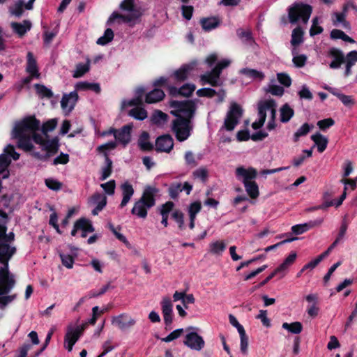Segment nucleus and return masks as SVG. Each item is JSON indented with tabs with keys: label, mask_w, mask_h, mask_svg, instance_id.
<instances>
[{
	"label": "nucleus",
	"mask_w": 357,
	"mask_h": 357,
	"mask_svg": "<svg viewBox=\"0 0 357 357\" xmlns=\"http://www.w3.org/2000/svg\"><path fill=\"white\" fill-rule=\"evenodd\" d=\"M161 306L165 329L169 330L171 329L170 326L173 321V305L171 300L169 298H164L162 301Z\"/></svg>",
	"instance_id": "15"
},
{
	"label": "nucleus",
	"mask_w": 357,
	"mask_h": 357,
	"mask_svg": "<svg viewBox=\"0 0 357 357\" xmlns=\"http://www.w3.org/2000/svg\"><path fill=\"white\" fill-rule=\"evenodd\" d=\"M112 162L106 155L105 156V166L102 168L100 179L104 181L107 179L112 174Z\"/></svg>",
	"instance_id": "51"
},
{
	"label": "nucleus",
	"mask_w": 357,
	"mask_h": 357,
	"mask_svg": "<svg viewBox=\"0 0 357 357\" xmlns=\"http://www.w3.org/2000/svg\"><path fill=\"white\" fill-rule=\"evenodd\" d=\"M57 119H52L43 123L42 132L44 137L37 134L40 123L34 116H28L17 122L12 131V137L17 140L19 148L24 151L33 149V142L40 145L44 153L33 152L32 155L38 159L45 160L54 154L58 149V139L54 137L47 139V133L52 131L57 126Z\"/></svg>",
	"instance_id": "1"
},
{
	"label": "nucleus",
	"mask_w": 357,
	"mask_h": 357,
	"mask_svg": "<svg viewBox=\"0 0 357 357\" xmlns=\"http://www.w3.org/2000/svg\"><path fill=\"white\" fill-rule=\"evenodd\" d=\"M23 7L24 0H17L14 4L9 8V12L12 15L20 17L23 13Z\"/></svg>",
	"instance_id": "43"
},
{
	"label": "nucleus",
	"mask_w": 357,
	"mask_h": 357,
	"mask_svg": "<svg viewBox=\"0 0 357 357\" xmlns=\"http://www.w3.org/2000/svg\"><path fill=\"white\" fill-rule=\"evenodd\" d=\"M171 113L177 116L172 122V130L179 142L185 141L191 135L192 126L190 119L192 117L195 109V101L185 100L170 102Z\"/></svg>",
	"instance_id": "3"
},
{
	"label": "nucleus",
	"mask_w": 357,
	"mask_h": 357,
	"mask_svg": "<svg viewBox=\"0 0 357 357\" xmlns=\"http://www.w3.org/2000/svg\"><path fill=\"white\" fill-rule=\"evenodd\" d=\"M120 188L122 191L123 196V199L120 204V207L123 208L130 202V200L131 199L132 197L134 195L135 191L132 185L128 182H125L122 183Z\"/></svg>",
	"instance_id": "24"
},
{
	"label": "nucleus",
	"mask_w": 357,
	"mask_h": 357,
	"mask_svg": "<svg viewBox=\"0 0 357 357\" xmlns=\"http://www.w3.org/2000/svg\"><path fill=\"white\" fill-rule=\"evenodd\" d=\"M311 139L314 142L319 153L325 151L328 144V139L326 137L317 132L311 136Z\"/></svg>",
	"instance_id": "33"
},
{
	"label": "nucleus",
	"mask_w": 357,
	"mask_h": 357,
	"mask_svg": "<svg viewBox=\"0 0 357 357\" xmlns=\"http://www.w3.org/2000/svg\"><path fill=\"white\" fill-rule=\"evenodd\" d=\"M357 62V51H351L344 56V63H346L344 76L348 77L351 74V68Z\"/></svg>",
	"instance_id": "29"
},
{
	"label": "nucleus",
	"mask_w": 357,
	"mask_h": 357,
	"mask_svg": "<svg viewBox=\"0 0 357 357\" xmlns=\"http://www.w3.org/2000/svg\"><path fill=\"white\" fill-rule=\"evenodd\" d=\"M114 38V32L113 31L108 28L105 31L103 36L100 37L96 43L100 45H105L111 42Z\"/></svg>",
	"instance_id": "45"
},
{
	"label": "nucleus",
	"mask_w": 357,
	"mask_h": 357,
	"mask_svg": "<svg viewBox=\"0 0 357 357\" xmlns=\"http://www.w3.org/2000/svg\"><path fill=\"white\" fill-rule=\"evenodd\" d=\"M216 93V91L212 88H202L197 91L196 94L199 97L212 98Z\"/></svg>",
	"instance_id": "56"
},
{
	"label": "nucleus",
	"mask_w": 357,
	"mask_h": 357,
	"mask_svg": "<svg viewBox=\"0 0 357 357\" xmlns=\"http://www.w3.org/2000/svg\"><path fill=\"white\" fill-rule=\"evenodd\" d=\"M90 69V61L87 59L86 63H78L76 66L75 70L73 72V76L75 78L82 77Z\"/></svg>",
	"instance_id": "41"
},
{
	"label": "nucleus",
	"mask_w": 357,
	"mask_h": 357,
	"mask_svg": "<svg viewBox=\"0 0 357 357\" xmlns=\"http://www.w3.org/2000/svg\"><path fill=\"white\" fill-rule=\"evenodd\" d=\"M219 24L220 21L217 17L204 18L201 20L202 26L206 31L216 28Z\"/></svg>",
	"instance_id": "37"
},
{
	"label": "nucleus",
	"mask_w": 357,
	"mask_h": 357,
	"mask_svg": "<svg viewBox=\"0 0 357 357\" xmlns=\"http://www.w3.org/2000/svg\"><path fill=\"white\" fill-rule=\"evenodd\" d=\"M26 70V72L31 75V77L36 78H38L40 77L36 61L31 52L27 53V63Z\"/></svg>",
	"instance_id": "27"
},
{
	"label": "nucleus",
	"mask_w": 357,
	"mask_h": 357,
	"mask_svg": "<svg viewBox=\"0 0 357 357\" xmlns=\"http://www.w3.org/2000/svg\"><path fill=\"white\" fill-rule=\"evenodd\" d=\"M303 31L300 27L294 29L291 34V43L293 46H296L303 42Z\"/></svg>",
	"instance_id": "48"
},
{
	"label": "nucleus",
	"mask_w": 357,
	"mask_h": 357,
	"mask_svg": "<svg viewBox=\"0 0 357 357\" xmlns=\"http://www.w3.org/2000/svg\"><path fill=\"white\" fill-rule=\"evenodd\" d=\"M195 89H196V86L195 84H183L179 89L174 87V86H170L169 88V91L170 94L172 96L181 95L183 96L188 97L193 93V91L195 90Z\"/></svg>",
	"instance_id": "23"
},
{
	"label": "nucleus",
	"mask_w": 357,
	"mask_h": 357,
	"mask_svg": "<svg viewBox=\"0 0 357 357\" xmlns=\"http://www.w3.org/2000/svg\"><path fill=\"white\" fill-rule=\"evenodd\" d=\"M231 61L229 59H222L216 64L211 71L206 72V73L201 75L199 78L202 84H210L212 86H221L222 84V82L220 81V76L222 70L228 67Z\"/></svg>",
	"instance_id": "7"
},
{
	"label": "nucleus",
	"mask_w": 357,
	"mask_h": 357,
	"mask_svg": "<svg viewBox=\"0 0 357 357\" xmlns=\"http://www.w3.org/2000/svg\"><path fill=\"white\" fill-rule=\"evenodd\" d=\"M7 214L0 210V308H4L8 303L16 298V295L5 296L14 287V276L8 271V261L15 252V248L12 243L14 241V234H6Z\"/></svg>",
	"instance_id": "2"
},
{
	"label": "nucleus",
	"mask_w": 357,
	"mask_h": 357,
	"mask_svg": "<svg viewBox=\"0 0 357 357\" xmlns=\"http://www.w3.org/2000/svg\"><path fill=\"white\" fill-rule=\"evenodd\" d=\"M347 186H345L344 189V192H343L342 195L340 196V197L337 202H335V201L326 202L323 205L316 206L313 209H316V210L324 209V208H328L331 206H335L336 207L340 206L342 204L343 201L345 199V198L347 197Z\"/></svg>",
	"instance_id": "40"
},
{
	"label": "nucleus",
	"mask_w": 357,
	"mask_h": 357,
	"mask_svg": "<svg viewBox=\"0 0 357 357\" xmlns=\"http://www.w3.org/2000/svg\"><path fill=\"white\" fill-rule=\"evenodd\" d=\"M330 54L334 58V60L330 63L331 68H339L344 61L343 53L337 49L333 48L330 50Z\"/></svg>",
	"instance_id": "32"
},
{
	"label": "nucleus",
	"mask_w": 357,
	"mask_h": 357,
	"mask_svg": "<svg viewBox=\"0 0 357 357\" xmlns=\"http://www.w3.org/2000/svg\"><path fill=\"white\" fill-rule=\"evenodd\" d=\"M79 230L91 233L94 231V229L89 220L85 218H80L75 222L74 227L71 231V235L75 236Z\"/></svg>",
	"instance_id": "25"
},
{
	"label": "nucleus",
	"mask_w": 357,
	"mask_h": 357,
	"mask_svg": "<svg viewBox=\"0 0 357 357\" xmlns=\"http://www.w3.org/2000/svg\"><path fill=\"white\" fill-rule=\"evenodd\" d=\"M10 157L15 160L20 158V154L15 152V148L12 145L6 146L3 153L0 155V174H3L2 178L3 179L9 177L8 167L11 162Z\"/></svg>",
	"instance_id": "12"
},
{
	"label": "nucleus",
	"mask_w": 357,
	"mask_h": 357,
	"mask_svg": "<svg viewBox=\"0 0 357 357\" xmlns=\"http://www.w3.org/2000/svg\"><path fill=\"white\" fill-rule=\"evenodd\" d=\"M35 88L37 91V93L41 98H50L52 96V92L51 91V90L47 89L44 85L36 84Z\"/></svg>",
	"instance_id": "54"
},
{
	"label": "nucleus",
	"mask_w": 357,
	"mask_h": 357,
	"mask_svg": "<svg viewBox=\"0 0 357 357\" xmlns=\"http://www.w3.org/2000/svg\"><path fill=\"white\" fill-rule=\"evenodd\" d=\"M121 8L127 13L121 15L114 13L110 17L111 20L119 18L125 22L134 24L142 15L140 8L135 5L134 0H124L121 4Z\"/></svg>",
	"instance_id": "6"
},
{
	"label": "nucleus",
	"mask_w": 357,
	"mask_h": 357,
	"mask_svg": "<svg viewBox=\"0 0 357 357\" xmlns=\"http://www.w3.org/2000/svg\"><path fill=\"white\" fill-rule=\"evenodd\" d=\"M292 61L294 66L297 68L303 67L307 61V57L305 54H299L296 47H294L292 51Z\"/></svg>",
	"instance_id": "36"
},
{
	"label": "nucleus",
	"mask_w": 357,
	"mask_h": 357,
	"mask_svg": "<svg viewBox=\"0 0 357 357\" xmlns=\"http://www.w3.org/2000/svg\"><path fill=\"white\" fill-rule=\"evenodd\" d=\"M138 144L144 151H149L153 148V145L149 141V135L146 132H143L141 134L138 139Z\"/></svg>",
	"instance_id": "39"
},
{
	"label": "nucleus",
	"mask_w": 357,
	"mask_h": 357,
	"mask_svg": "<svg viewBox=\"0 0 357 357\" xmlns=\"http://www.w3.org/2000/svg\"><path fill=\"white\" fill-rule=\"evenodd\" d=\"M193 175L195 177L199 178L202 181H204L208 176V171L206 168L201 167L195 170L193 172Z\"/></svg>",
	"instance_id": "63"
},
{
	"label": "nucleus",
	"mask_w": 357,
	"mask_h": 357,
	"mask_svg": "<svg viewBox=\"0 0 357 357\" xmlns=\"http://www.w3.org/2000/svg\"><path fill=\"white\" fill-rule=\"evenodd\" d=\"M89 203L96 206L92 211V214L93 215H97L106 206L107 197L105 195L97 192L90 198Z\"/></svg>",
	"instance_id": "21"
},
{
	"label": "nucleus",
	"mask_w": 357,
	"mask_h": 357,
	"mask_svg": "<svg viewBox=\"0 0 357 357\" xmlns=\"http://www.w3.org/2000/svg\"><path fill=\"white\" fill-rule=\"evenodd\" d=\"M129 115L137 120H144L147 117V112L142 107H135L129 112Z\"/></svg>",
	"instance_id": "49"
},
{
	"label": "nucleus",
	"mask_w": 357,
	"mask_h": 357,
	"mask_svg": "<svg viewBox=\"0 0 357 357\" xmlns=\"http://www.w3.org/2000/svg\"><path fill=\"white\" fill-rule=\"evenodd\" d=\"M278 79L281 84L288 87L291 84V79L290 77L285 73H278L277 75Z\"/></svg>",
	"instance_id": "62"
},
{
	"label": "nucleus",
	"mask_w": 357,
	"mask_h": 357,
	"mask_svg": "<svg viewBox=\"0 0 357 357\" xmlns=\"http://www.w3.org/2000/svg\"><path fill=\"white\" fill-rule=\"evenodd\" d=\"M173 146V139L169 135H162L155 141V149L158 151L169 153Z\"/></svg>",
	"instance_id": "19"
},
{
	"label": "nucleus",
	"mask_w": 357,
	"mask_h": 357,
	"mask_svg": "<svg viewBox=\"0 0 357 357\" xmlns=\"http://www.w3.org/2000/svg\"><path fill=\"white\" fill-rule=\"evenodd\" d=\"M236 176L239 181L245 184L256 178L257 171L253 167L245 169L243 167H239L236 169Z\"/></svg>",
	"instance_id": "18"
},
{
	"label": "nucleus",
	"mask_w": 357,
	"mask_h": 357,
	"mask_svg": "<svg viewBox=\"0 0 357 357\" xmlns=\"http://www.w3.org/2000/svg\"><path fill=\"white\" fill-rule=\"evenodd\" d=\"M60 257L62 261L63 265L66 267L67 268H72L74 264V259L73 257L68 254H63L61 253Z\"/></svg>",
	"instance_id": "57"
},
{
	"label": "nucleus",
	"mask_w": 357,
	"mask_h": 357,
	"mask_svg": "<svg viewBox=\"0 0 357 357\" xmlns=\"http://www.w3.org/2000/svg\"><path fill=\"white\" fill-rule=\"evenodd\" d=\"M324 89L336 96L346 107H352L355 105V100L352 96L345 95L340 93L337 89L325 86Z\"/></svg>",
	"instance_id": "22"
},
{
	"label": "nucleus",
	"mask_w": 357,
	"mask_h": 357,
	"mask_svg": "<svg viewBox=\"0 0 357 357\" xmlns=\"http://www.w3.org/2000/svg\"><path fill=\"white\" fill-rule=\"evenodd\" d=\"M86 327L87 323H83L81 325L70 324L67 326L63 347L68 352L72 351L73 346L82 336Z\"/></svg>",
	"instance_id": "8"
},
{
	"label": "nucleus",
	"mask_w": 357,
	"mask_h": 357,
	"mask_svg": "<svg viewBox=\"0 0 357 357\" xmlns=\"http://www.w3.org/2000/svg\"><path fill=\"white\" fill-rule=\"evenodd\" d=\"M151 121L154 124L162 126L167 121V115L161 111H155L151 116Z\"/></svg>",
	"instance_id": "44"
},
{
	"label": "nucleus",
	"mask_w": 357,
	"mask_h": 357,
	"mask_svg": "<svg viewBox=\"0 0 357 357\" xmlns=\"http://www.w3.org/2000/svg\"><path fill=\"white\" fill-rule=\"evenodd\" d=\"M332 20L335 26L342 25L344 28H347L349 26L345 20V14L343 13H335L332 16Z\"/></svg>",
	"instance_id": "46"
},
{
	"label": "nucleus",
	"mask_w": 357,
	"mask_h": 357,
	"mask_svg": "<svg viewBox=\"0 0 357 357\" xmlns=\"http://www.w3.org/2000/svg\"><path fill=\"white\" fill-rule=\"evenodd\" d=\"M242 114L241 107L235 102H231L225 119L223 128L228 131L233 130L238 123Z\"/></svg>",
	"instance_id": "11"
},
{
	"label": "nucleus",
	"mask_w": 357,
	"mask_h": 357,
	"mask_svg": "<svg viewBox=\"0 0 357 357\" xmlns=\"http://www.w3.org/2000/svg\"><path fill=\"white\" fill-rule=\"evenodd\" d=\"M227 244L222 240H216L211 242L208 245V252L209 254L220 257L225 250Z\"/></svg>",
	"instance_id": "26"
},
{
	"label": "nucleus",
	"mask_w": 357,
	"mask_h": 357,
	"mask_svg": "<svg viewBox=\"0 0 357 357\" xmlns=\"http://www.w3.org/2000/svg\"><path fill=\"white\" fill-rule=\"evenodd\" d=\"M79 96L76 89L69 93H65L61 100V107L66 115L69 114L74 109Z\"/></svg>",
	"instance_id": "14"
},
{
	"label": "nucleus",
	"mask_w": 357,
	"mask_h": 357,
	"mask_svg": "<svg viewBox=\"0 0 357 357\" xmlns=\"http://www.w3.org/2000/svg\"><path fill=\"white\" fill-rule=\"evenodd\" d=\"M46 186L52 190H59L62 186V183L54 178H47L45 181Z\"/></svg>",
	"instance_id": "58"
},
{
	"label": "nucleus",
	"mask_w": 357,
	"mask_h": 357,
	"mask_svg": "<svg viewBox=\"0 0 357 357\" xmlns=\"http://www.w3.org/2000/svg\"><path fill=\"white\" fill-rule=\"evenodd\" d=\"M294 112L288 105H283L280 109V121L283 123L288 122L294 116Z\"/></svg>",
	"instance_id": "42"
},
{
	"label": "nucleus",
	"mask_w": 357,
	"mask_h": 357,
	"mask_svg": "<svg viewBox=\"0 0 357 357\" xmlns=\"http://www.w3.org/2000/svg\"><path fill=\"white\" fill-rule=\"evenodd\" d=\"M331 36L334 39H342L345 42H349L350 43H354L355 41L351 37L347 36L344 32L339 29H333L331 32Z\"/></svg>",
	"instance_id": "52"
},
{
	"label": "nucleus",
	"mask_w": 357,
	"mask_h": 357,
	"mask_svg": "<svg viewBox=\"0 0 357 357\" xmlns=\"http://www.w3.org/2000/svg\"><path fill=\"white\" fill-rule=\"evenodd\" d=\"M275 107L276 105L273 100H267L260 103L259 105L258 120L252 123V127L255 130L260 128L264 125L266 114L268 112L271 116V120L268 123L267 128L269 130L274 129L275 126Z\"/></svg>",
	"instance_id": "5"
},
{
	"label": "nucleus",
	"mask_w": 357,
	"mask_h": 357,
	"mask_svg": "<svg viewBox=\"0 0 357 357\" xmlns=\"http://www.w3.org/2000/svg\"><path fill=\"white\" fill-rule=\"evenodd\" d=\"M202 208L201 203L199 202H193L190 204L188 209L190 218H196L197 214Z\"/></svg>",
	"instance_id": "60"
},
{
	"label": "nucleus",
	"mask_w": 357,
	"mask_h": 357,
	"mask_svg": "<svg viewBox=\"0 0 357 357\" xmlns=\"http://www.w3.org/2000/svg\"><path fill=\"white\" fill-rule=\"evenodd\" d=\"M245 191L252 199H256L259 195V188L255 181H250L244 184Z\"/></svg>",
	"instance_id": "38"
},
{
	"label": "nucleus",
	"mask_w": 357,
	"mask_h": 357,
	"mask_svg": "<svg viewBox=\"0 0 357 357\" xmlns=\"http://www.w3.org/2000/svg\"><path fill=\"white\" fill-rule=\"evenodd\" d=\"M239 73L244 78L250 79L252 82H261L265 78V74L261 70L257 69L244 68L239 70Z\"/></svg>",
	"instance_id": "20"
},
{
	"label": "nucleus",
	"mask_w": 357,
	"mask_h": 357,
	"mask_svg": "<svg viewBox=\"0 0 357 357\" xmlns=\"http://www.w3.org/2000/svg\"><path fill=\"white\" fill-rule=\"evenodd\" d=\"M112 324L121 331H128L136 324V320L128 313H122L112 317Z\"/></svg>",
	"instance_id": "13"
},
{
	"label": "nucleus",
	"mask_w": 357,
	"mask_h": 357,
	"mask_svg": "<svg viewBox=\"0 0 357 357\" xmlns=\"http://www.w3.org/2000/svg\"><path fill=\"white\" fill-rule=\"evenodd\" d=\"M164 97L165 93L162 90L155 89L146 94L145 100L149 104L155 103L162 100Z\"/></svg>",
	"instance_id": "34"
},
{
	"label": "nucleus",
	"mask_w": 357,
	"mask_h": 357,
	"mask_svg": "<svg viewBox=\"0 0 357 357\" xmlns=\"http://www.w3.org/2000/svg\"><path fill=\"white\" fill-rule=\"evenodd\" d=\"M158 192V190L151 186L145 188L142 197L135 202L131 210L132 214L137 215L140 218H145L147 216V211L155 204V196Z\"/></svg>",
	"instance_id": "4"
},
{
	"label": "nucleus",
	"mask_w": 357,
	"mask_h": 357,
	"mask_svg": "<svg viewBox=\"0 0 357 357\" xmlns=\"http://www.w3.org/2000/svg\"><path fill=\"white\" fill-rule=\"evenodd\" d=\"M144 90L143 88H138L135 91V98L132 100H124L122 101V108H126L128 106H135L142 104L143 100Z\"/></svg>",
	"instance_id": "31"
},
{
	"label": "nucleus",
	"mask_w": 357,
	"mask_h": 357,
	"mask_svg": "<svg viewBox=\"0 0 357 357\" xmlns=\"http://www.w3.org/2000/svg\"><path fill=\"white\" fill-rule=\"evenodd\" d=\"M313 127V125L307 123L303 124L294 135V142H297L301 137L306 135Z\"/></svg>",
	"instance_id": "50"
},
{
	"label": "nucleus",
	"mask_w": 357,
	"mask_h": 357,
	"mask_svg": "<svg viewBox=\"0 0 357 357\" xmlns=\"http://www.w3.org/2000/svg\"><path fill=\"white\" fill-rule=\"evenodd\" d=\"M197 65V62L196 61L183 65L178 69L175 70L172 75L176 81L183 82L188 77L190 73Z\"/></svg>",
	"instance_id": "17"
},
{
	"label": "nucleus",
	"mask_w": 357,
	"mask_h": 357,
	"mask_svg": "<svg viewBox=\"0 0 357 357\" xmlns=\"http://www.w3.org/2000/svg\"><path fill=\"white\" fill-rule=\"evenodd\" d=\"M318 19L317 17L314 18L312 20V25L310 30V33L311 36H314L322 32L323 29L318 25Z\"/></svg>",
	"instance_id": "64"
},
{
	"label": "nucleus",
	"mask_w": 357,
	"mask_h": 357,
	"mask_svg": "<svg viewBox=\"0 0 357 357\" xmlns=\"http://www.w3.org/2000/svg\"><path fill=\"white\" fill-rule=\"evenodd\" d=\"M312 13V8L305 4H295L289 9V19L291 23L294 24L301 20L306 24Z\"/></svg>",
	"instance_id": "10"
},
{
	"label": "nucleus",
	"mask_w": 357,
	"mask_h": 357,
	"mask_svg": "<svg viewBox=\"0 0 357 357\" xmlns=\"http://www.w3.org/2000/svg\"><path fill=\"white\" fill-rule=\"evenodd\" d=\"M11 27L19 36L22 37L30 30L31 23L28 20H24L22 22H12Z\"/></svg>",
	"instance_id": "30"
},
{
	"label": "nucleus",
	"mask_w": 357,
	"mask_h": 357,
	"mask_svg": "<svg viewBox=\"0 0 357 357\" xmlns=\"http://www.w3.org/2000/svg\"><path fill=\"white\" fill-rule=\"evenodd\" d=\"M100 187L105 190V192L109 195H112L114 193L116 183L114 180H111L107 183H102Z\"/></svg>",
	"instance_id": "59"
},
{
	"label": "nucleus",
	"mask_w": 357,
	"mask_h": 357,
	"mask_svg": "<svg viewBox=\"0 0 357 357\" xmlns=\"http://www.w3.org/2000/svg\"><path fill=\"white\" fill-rule=\"evenodd\" d=\"M184 329L183 328H178L176 329L174 331H172L171 333H169L167 337L162 339V342H172L179 337L181 336V335L183 333Z\"/></svg>",
	"instance_id": "55"
},
{
	"label": "nucleus",
	"mask_w": 357,
	"mask_h": 357,
	"mask_svg": "<svg viewBox=\"0 0 357 357\" xmlns=\"http://www.w3.org/2000/svg\"><path fill=\"white\" fill-rule=\"evenodd\" d=\"M75 89H76V91L91 90V91H95L97 93L100 92V84L98 83H89L87 82H79L75 84Z\"/></svg>",
	"instance_id": "35"
},
{
	"label": "nucleus",
	"mask_w": 357,
	"mask_h": 357,
	"mask_svg": "<svg viewBox=\"0 0 357 357\" xmlns=\"http://www.w3.org/2000/svg\"><path fill=\"white\" fill-rule=\"evenodd\" d=\"M323 222L322 219H319L318 220H316L314 222H310L308 223H303V224H299L296 225L291 227V231L292 232L296 235L302 234L307 231H308L312 227L319 225Z\"/></svg>",
	"instance_id": "28"
},
{
	"label": "nucleus",
	"mask_w": 357,
	"mask_h": 357,
	"mask_svg": "<svg viewBox=\"0 0 357 357\" xmlns=\"http://www.w3.org/2000/svg\"><path fill=\"white\" fill-rule=\"evenodd\" d=\"M198 328L196 327H188L185 331L183 344L192 350L199 351L205 347V341L204 338L197 333Z\"/></svg>",
	"instance_id": "9"
},
{
	"label": "nucleus",
	"mask_w": 357,
	"mask_h": 357,
	"mask_svg": "<svg viewBox=\"0 0 357 357\" xmlns=\"http://www.w3.org/2000/svg\"><path fill=\"white\" fill-rule=\"evenodd\" d=\"M132 128V126L129 124L123 126L120 130H111L109 133L114 134L115 139L119 142L121 143L123 146H126L130 141L131 135L130 132Z\"/></svg>",
	"instance_id": "16"
},
{
	"label": "nucleus",
	"mask_w": 357,
	"mask_h": 357,
	"mask_svg": "<svg viewBox=\"0 0 357 357\" xmlns=\"http://www.w3.org/2000/svg\"><path fill=\"white\" fill-rule=\"evenodd\" d=\"M282 328L291 333L298 334L302 331L303 326L301 322L296 321L291 324L283 323Z\"/></svg>",
	"instance_id": "47"
},
{
	"label": "nucleus",
	"mask_w": 357,
	"mask_h": 357,
	"mask_svg": "<svg viewBox=\"0 0 357 357\" xmlns=\"http://www.w3.org/2000/svg\"><path fill=\"white\" fill-rule=\"evenodd\" d=\"M102 352L98 357H103L108 352L112 351L114 349V347L112 345V342L111 340H108L105 341L102 345Z\"/></svg>",
	"instance_id": "61"
},
{
	"label": "nucleus",
	"mask_w": 357,
	"mask_h": 357,
	"mask_svg": "<svg viewBox=\"0 0 357 357\" xmlns=\"http://www.w3.org/2000/svg\"><path fill=\"white\" fill-rule=\"evenodd\" d=\"M240 349L243 354L246 355L248 350V337L245 333V331L240 333Z\"/></svg>",
	"instance_id": "53"
}]
</instances>
